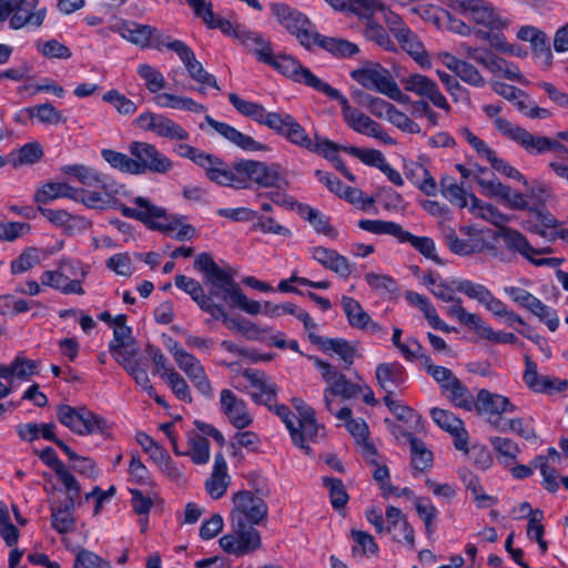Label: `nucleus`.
<instances>
[{
  "label": "nucleus",
  "mask_w": 568,
  "mask_h": 568,
  "mask_svg": "<svg viewBox=\"0 0 568 568\" xmlns=\"http://www.w3.org/2000/svg\"><path fill=\"white\" fill-rule=\"evenodd\" d=\"M452 11L463 14L474 24L476 38L488 43L496 34L508 30L511 18L488 0H443Z\"/></svg>",
  "instance_id": "nucleus-1"
},
{
  "label": "nucleus",
  "mask_w": 568,
  "mask_h": 568,
  "mask_svg": "<svg viewBox=\"0 0 568 568\" xmlns=\"http://www.w3.org/2000/svg\"><path fill=\"white\" fill-rule=\"evenodd\" d=\"M133 206L120 205L123 216L141 221L150 229L159 230L171 237L184 241L195 235V229L184 222L183 216L170 215L166 210L143 196L132 200Z\"/></svg>",
  "instance_id": "nucleus-2"
},
{
  "label": "nucleus",
  "mask_w": 568,
  "mask_h": 568,
  "mask_svg": "<svg viewBox=\"0 0 568 568\" xmlns=\"http://www.w3.org/2000/svg\"><path fill=\"white\" fill-rule=\"evenodd\" d=\"M316 369L320 372L323 381L327 384L324 388L323 397L325 407L332 414L339 409L336 397L343 399H352L362 395V399L367 405H375L376 399L373 389L363 381L352 382L336 367L332 366L320 358L311 357Z\"/></svg>",
  "instance_id": "nucleus-3"
},
{
  "label": "nucleus",
  "mask_w": 568,
  "mask_h": 568,
  "mask_svg": "<svg viewBox=\"0 0 568 568\" xmlns=\"http://www.w3.org/2000/svg\"><path fill=\"white\" fill-rule=\"evenodd\" d=\"M253 53L260 61L271 64L282 74L295 82L304 83L323 94H326L331 89L328 83L322 81L310 69L303 67L293 57L285 54L274 55L270 43L263 38L260 40L258 44L254 47Z\"/></svg>",
  "instance_id": "nucleus-4"
},
{
  "label": "nucleus",
  "mask_w": 568,
  "mask_h": 568,
  "mask_svg": "<svg viewBox=\"0 0 568 568\" xmlns=\"http://www.w3.org/2000/svg\"><path fill=\"white\" fill-rule=\"evenodd\" d=\"M349 75L363 88L382 93L395 102L410 101V98L394 81L389 71L379 63L366 62L353 70Z\"/></svg>",
  "instance_id": "nucleus-5"
},
{
  "label": "nucleus",
  "mask_w": 568,
  "mask_h": 568,
  "mask_svg": "<svg viewBox=\"0 0 568 568\" xmlns=\"http://www.w3.org/2000/svg\"><path fill=\"white\" fill-rule=\"evenodd\" d=\"M358 227L376 235H390L399 243H409L426 258L440 263L433 239L428 236H416L393 221L365 219L358 222Z\"/></svg>",
  "instance_id": "nucleus-6"
},
{
  "label": "nucleus",
  "mask_w": 568,
  "mask_h": 568,
  "mask_svg": "<svg viewBox=\"0 0 568 568\" xmlns=\"http://www.w3.org/2000/svg\"><path fill=\"white\" fill-rule=\"evenodd\" d=\"M57 266V270L42 272L41 284L63 294L83 295L82 280L88 273V267L70 258H61Z\"/></svg>",
  "instance_id": "nucleus-7"
},
{
  "label": "nucleus",
  "mask_w": 568,
  "mask_h": 568,
  "mask_svg": "<svg viewBox=\"0 0 568 568\" xmlns=\"http://www.w3.org/2000/svg\"><path fill=\"white\" fill-rule=\"evenodd\" d=\"M267 513V505L262 497L250 490H240L232 497L231 527L242 529L257 526L266 520Z\"/></svg>",
  "instance_id": "nucleus-8"
},
{
  "label": "nucleus",
  "mask_w": 568,
  "mask_h": 568,
  "mask_svg": "<svg viewBox=\"0 0 568 568\" xmlns=\"http://www.w3.org/2000/svg\"><path fill=\"white\" fill-rule=\"evenodd\" d=\"M57 417L63 426L80 436L109 434L110 427L108 422L102 416L83 406L59 405Z\"/></svg>",
  "instance_id": "nucleus-9"
},
{
  "label": "nucleus",
  "mask_w": 568,
  "mask_h": 568,
  "mask_svg": "<svg viewBox=\"0 0 568 568\" xmlns=\"http://www.w3.org/2000/svg\"><path fill=\"white\" fill-rule=\"evenodd\" d=\"M475 182L477 183L481 195L486 197L494 199L511 210H532V206L527 199V193L523 194L510 186L503 184L486 168L477 170Z\"/></svg>",
  "instance_id": "nucleus-10"
},
{
  "label": "nucleus",
  "mask_w": 568,
  "mask_h": 568,
  "mask_svg": "<svg viewBox=\"0 0 568 568\" xmlns=\"http://www.w3.org/2000/svg\"><path fill=\"white\" fill-rule=\"evenodd\" d=\"M336 100L342 105V114L346 124L359 134L376 138L386 144H394V140L382 129V126L362 111L352 108L347 98L337 89L331 87L325 94Z\"/></svg>",
  "instance_id": "nucleus-11"
},
{
  "label": "nucleus",
  "mask_w": 568,
  "mask_h": 568,
  "mask_svg": "<svg viewBox=\"0 0 568 568\" xmlns=\"http://www.w3.org/2000/svg\"><path fill=\"white\" fill-rule=\"evenodd\" d=\"M193 12L196 17L202 19L207 28L219 29L223 34L233 37L252 52L254 51V47L257 45L262 39L258 33L246 29L244 26L239 23L233 24L227 19L215 16L212 3L206 0H203V4H199V7L194 8Z\"/></svg>",
  "instance_id": "nucleus-12"
},
{
  "label": "nucleus",
  "mask_w": 568,
  "mask_h": 568,
  "mask_svg": "<svg viewBox=\"0 0 568 568\" xmlns=\"http://www.w3.org/2000/svg\"><path fill=\"white\" fill-rule=\"evenodd\" d=\"M128 151L133 156L134 175H143L146 172L165 174L173 169L172 160L154 144L133 141L129 144Z\"/></svg>",
  "instance_id": "nucleus-13"
},
{
  "label": "nucleus",
  "mask_w": 568,
  "mask_h": 568,
  "mask_svg": "<svg viewBox=\"0 0 568 568\" xmlns=\"http://www.w3.org/2000/svg\"><path fill=\"white\" fill-rule=\"evenodd\" d=\"M447 314L455 317L462 325L468 327L476 333L480 338L486 339L494 344H517L518 337L513 333L503 331H495L483 318L475 314L467 312L463 305L457 302L455 305L447 308Z\"/></svg>",
  "instance_id": "nucleus-14"
},
{
  "label": "nucleus",
  "mask_w": 568,
  "mask_h": 568,
  "mask_svg": "<svg viewBox=\"0 0 568 568\" xmlns=\"http://www.w3.org/2000/svg\"><path fill=\"white\" fill-rule=\"evenodd\" d=\"M495 237L503 242L507 251L521 255L536 266L546 265L549 267H557L561 263V260L556 257L536 258L535 255L546 253L548 250H537L532 247L526 236L518 230L508 226H501L496 232Z\"/></svg>",
  "instance_id": "nucleus-15"
},
{
  "label": "nucleus",
  "mask_w": 568,
  "mask_h": 568,
  "mask_svg": "<svg viewBox=\"0 0 568 568\" xmlns=\"http://www.w3.org/2000/svg\"><path fill=\"white\" fill-rule=\"evenodd\" d=\"M116 32L126 41L142 48L162 50L169 48L172 38L161 30L135 21H123L116 27Z\"/></svg>",
  "instance_id": "nucleus-16"
},
{
  "label": "nucleus",
  "mask_w": 568,
  "mask_h": 568,
  "mask_svg": "<svg viewBox=\"0 0 568 568\" xmlns=\"http://www.w3.org/2000/svg\"><path fill=\"white\" fill-rule=\"evenodd\" d=\"M271 11L276 21L294 34L303 47L312 48L315 31L312 30V23L305 14L282 2L272 3Z\"/></svg>",
  "instance_id": "nucleus-17"
},
{
  "label": "nucleus",
  "mask_w": 568,
  "mask_h": 568,
  "mask_svg": "<svg viewBox=\"0 0 568 568\" xmlns=\"http://www.w3.org/2000/svg\"><path fill=\"white\" fill-rule=\"evenodd\" d=\"M474 408L480 416L486 417L488 424L495 429L503 428L501 422L505 415L517 410V406L507 396L485 388L478 390Z\"/></svg>",
  "instance_id": "nucleus-18"
},
{
  "label": "nucleus",
  "mask_w": 568,
  "mask_h": 568,
  "mask_svg": "<svg viewBox=\"0 0 568 568\" xmlns=\"http://www.w3.org/2000/svg\"><path fill=\"white\" fill-rule=\"evenodd\" d=\"M60 170L63 174L72 176L84 186L99 187L108 194L126 192L123 184L118 183L115 180L103 174L95 168L77 163L63 165Z\"/></svg>",
  "instance_id": "nucleus-19"
},
{
  "label": "nucleus",
  "mask_w": 568,
  "mask_h": 568,
  "mask_svg": "<svg viewBox=\"0 0 568 568\" xmlns=\"http://www.w3.org/2000/svg\"><path fill=\"white\" fill-rule=\"evenodd\" d=\"M40 0H14L12 16L9 19L11 30L28 28L33 31L40 30L48 16L47 7L39 6Z\"/></svg>",
  "instance_id": "nucleus-20"
},
{
  "label": "nucleus",
  "mask_w": 568,
  "mask_h": 568,
  "mask_svg": "<svg viewBox=\"0 0 568 568\" xmlns=\"http://www.w3.org/2000/svg\"><path fill=\"white\" fill-rule=\"evenodd\" d=\"M219 544L226 554L242 557L261 548L262 540L255 527H232V531L222 536Z\"/></svg>",
  "instance_id": "nucleus-21"
},
{
  "label": "nucleus",
  "mask_w": 568,
  "mask_h": 568,
  "mask_svg": "<svg viewBox=\"0 0 568 568\" xmlns=\"http://www.w3.org/2000/svg\"><path fill=\"white\" fill-rule=\"evenodd\" d=\"M168 49L179 55L190 78L202 84L199 89L200 93H205V85L220 90L215 77L203 68L202 63L196 59L194 51L186 43L181 40H172Z\"/></svg>",
  "instance_id": "nucleus-22"
},
{
  "label": "nucleus",
  "mask_w": 568,
  "mask_h": 568,
  "mask_svg": "<svg viewBox=\"0 0 568 568\" xmlns=\"http://www.w3.org/2000/svg\"><path fill=\"white\" fill-rule=\"evenodd\" d=\"M136 123L145 131H151L155 135L173 141H186L190 133L172 119L153 112H145L138 116Z\"/></svg>",
  "instance_id": "nucleus-23"
},
{
  "label": "nucleus",
  "mask_w": 568,
  "mask_h": 568,
  "mask_svg": "<svg viewBox=\"0 0 568 568\" xmlns=\"http://www.w3.org/2000/svg\"><path fill=\"white\" fill-rule=\"evenodd\" d=\"M400 83L405 91L412 92L423 99H427L436 108L444 111L450 110L447 99L440 92L437 83L433 79L420 73H410L407 77L402 78Z\"/></svg>",
  "instance_id": "nucleus-24"
},
{
  "label": "nucleus",
  "mask_w": 568,
  "mask_h": 568,
  "mask_svg": "<svg viewBox=\"0 0 568 568\" xmlns=\"http://www.w3.org/2000/svg\"><path fill=\"white\" fill-rule=\"evenodd\" d=\"M503 138L511 141L529 155H540L549 152L551 148H560L556 140L534 134L516 123Z\"/></svg>",
  "instance_id": "nucleus-25"
},
{
  "label": "nucleus",
  "mask_w": 568,
  "mask_h": 568,
  "mask_svg": "<svg viewBox=\"0 0 568 568\" xmlns=\"http://www.w3.org/2000/svg\"><path fill=\"white\" fill-rule=\"evenodd\" d=\"M276 134L285 138L291 144L308 151L312 149V139L306 130L290 113L278 112L271 128Z\"/></svg>",
  "instance_id": "nucleus-26"
},
{
  "label": "nucleus",
  "mask_w": 568,
  "mask_h": 568,
  "mask_svg": "<svg viewBox=\"0 0 568 568\" xmlns=\"http://www.w3.org/2000/svg\"><path fill=\"white\" fill-rule=\"evenodd\" d=\"M178 367L187 376L196 390L206 398L214 396L212 383L201 361L191 353H186L176 362Z\"/></svg>",
  "instance_id": "nucleus-27"
},
{
  "label": "nucleus",
  "mask_w": 568,
  "mask_h": 568,
  "mask_svg": "<svg viewBox=\"0 0 568 568\" xmlns=\"http://www.w3.org/2000/svg\"><path fill=\"white\" fill-rule=\"evenodd\" d=\"M242 376L250 384L248 394L253 402L272 408L275 403L276 388L271 378L256 369H245Z\"/></svg>",
  "instance_id": "nucleus-28"
},
{
  "label": "nucleus",
  "mask_w": 568,
  "mask_h": 568,
  "mask_svg": "<svg viewBox=\"0 0 568 568\" xmlns=\"http://www.w3.org/2000/svg\"><path fill=\"white\" fill-rule=\"evenodd\" d=\"M220 406L222 413L235 428L244 429L252 424L253 417L247 409L246 403L232 390H221Z\"/></svg>",
  "instance_id": "nucleus-29"
},
{
  "label": "nucleus",
  "mask_w": 568,
  "mask_h": 568,
  "mask_svg": "<svg viewBox=\"0 0 568 568\" xmlns=\"http://www.w3.org/2000/svg\"><path fill=\"white\" fill-rule=\"evenodd\" d=\"M175 286L191 296L199 307L211 316H221L222 305L216 304L212 296H207L200 282L185 275L179 274L174 277Z\"/></svg>",
  "instance_id": "nucleus-30"
},
{
  "label": "nucleus",
  "mask_w": 568,
  "mask_h": 568,
  "mask_svg": "<svg viewBox=\"0 0 568 568\" xmlns=\"http://www.w3.org/2000/svg\"><path fill=\"white\" fill-rule=\"evenodd\" d=\"M387 531L394 541L404 542L410 549L415 548L414 528L408 523L403 511L394 506H388L385 511Z\"/></svg>",
  "instance_id": "nucleus-31"
},
{
  "label": "nucleus",
  "mask_w": 568,
  "mask_h": 568,
  "mask_svg": "<svg viewBox=\"0 0 568 568\" xmlns=\"http://www.w3.org/2000/svg\"><path fill=\"white\" fill-rule=\"evenodd\" d=\"M430 416L433 420L444 430L448 432L455 437V447L458 450L467 452L468 449V435L464 427V423L454 413L440 409L432 408Z\"/></svg>",
  "instance_id": "nucleus-32"
},
{
  "label": "nucleus",
  "mask_w": 568,
  "mask_h": 568,
  "mask_svg": "<svg viewBox=\"0 0 568 568\" xmlns=\"http://www.w3.org/2000/svg\"><path fill=\"white\" fill-rule=\"evenodd\" d=\"M40 363L18 355L10 364L0 365V378L7 381L14 388L16 383L28 382L38 375Z\"/></svg>",
  "instance_id": "nucleus-33"
},
{
  "label": "nucleus",
  "mask_w": 568,
  "mask_h": 568,
  "mask_svg": "<svg viewBox=\"0 0 568 568\" xmlns=\"http://www.w3.org/2000/svg\"><path fill=\"white\" fill-rule=\"evenodd\" d=\"M205 122L226 141L244 151L254 152L265 149L263 143L254 140L250 135L240 132L237 129L225 122L214 120L211 115L205 116Z\"/></svg>",
  "instance_id": "nucleus-34"
},
{
  "label": "nucleus",
  "mask_w": 568,
  "mask_h": 568,
  "mask_svg": "<svg viewBox=\"0 0 568 568\" xmlns=\"http://www.w3.org/2000/svg\"><path fill=\"white\" fill-rule=\"evenodd\" d=\"M523 379L528 388L535 393L551 394L555 392H561L567 386V383L564 381L539 375L537 364L532 362L528 356L525 361V372Z\"/></svg>",
  "instance_id": "nucleus-35"
},
{
  "label": "nucleus",
  "mask_w": 568,
  "mask_h": 568,
  "mask_svg": "<svg viewBox=\"0 0 568 568\" xmlns=\"http://www.w3.org/2000/svg\"><path fill=\"white\" fill-rule=\"evenodd\" d=\"M229 101L239 113L252 119L261 125H265L270 130L278 113L270 112L262 104L244 100L235 93L229 94Z\"/></svg>",
  "instance_id": "nucleus-36"
},
{
  "label": "nucleus",
  "mask_w": 568,
  "mask_h": 568,
  "mask_svg": "<svg viewBox=\"0 0 568 568\" xmlns=\"http://www.w3.org/2000/svg\"><path fill=\"white\" fill-rule=\"evenodd\" d=\"M561 465V457L556 448L550 447L546 456H538L534 460L535 468H538L542 476L544 487L551 493L559 488L558 469Z\"/></svg>",
  "instance_id": "nucleus-37"
},
{
  "label": "nucleus",
  "mask_w": 568,
  "mask_h": 568,
  "mask_svg": "<svg viewBox=\"0 0 568 568\" xmlns=\"http://www.w3.org/2000/svg\"><path fill=\"white\" fill-rule=\"evenodd\" d=\"M394 37L397 39L403 50H405L420 68H432L430 54L425 50L424 44L412 30L408 28H397Z\"/></svg>",
  "instance_id": "nucleus-38"
},
{
  "label": "nucleus",
  "mask_w": 568,
  "mask_h": 568,
  "mask_svg": "<svg viewBox=\"0 0 568 568\" xmlns=\"http://www.w3.org/2000/svg\"><path fill=\"white\" fill-rule=\"evenodd\" d=\"M136 442L162 471L166 473L169 476L179 475L169 453L151 436L143 432H139L136 434Z\"/></svg>",
  "instance_id": "nucleus-39"
},
{
  "label": "nucleus",
  "mask_w": 568,
  "mask_h": 568,
  "mask_svg": "<svg viewBox=\"0 0 568 568\" xmlns=\"http://www.w3.org/2000/svg\"><path fill=\"white\" fill-rule=\"evenodd\" d=\"M312 257L322 266L336 273L341 277L347 278L353 272V265L337 251L323 246H315L311 250Z\"/></svg>",
  "instance_id": "nucleus-40"
},
{
  "label": "nucleus",
  "mask_w": 568,
  "mask_h": 568,
  "mask_svg": "<svg viewBox=\"0 0 568 568\" xmlns=\"http://www.w3.org/2000/svg\"><path fill=\"white\" fill-rule=\"evenodd\" d=\"M292 405L297 413L295 414L297 424L304 429V436L311 438L313 443L322 438L324 435V426L317 422L315 410L302 398H293Z\"/></svg>",
  "instance_id": "nucleus-41"
},
{
  "label": "nucleus",
  "mask_w": 568,
  "mask_h": 568,
  "mask_svg": "<svg viewBox=\"0 0 568 568\" xmlns=\"http://www.w3.org/2000/svg\"><path fill=\"white\" fill-rule=\"evenodd\" d=\"M231 477L227 473V463L222 453L215 454L211 476L205 481L206 493L213 499H220L230 485Z\"/></svg>",
  "instance_id": "nucleus-42"
},
{
  "label": "nucleus",
  "mask_w": 568,
  "mask_h": 568,
  "mask_svg": "<svg viewBox=\"0 0 568 568\" xmlns=\"http://www.w3.org/2000/svg\"><path fill=\"white\" fill-rule=\"evenodd\" d=\"M77 187L65 182L49 181L42 184L34 193L33 201L39 206L49 204L58 199H78Z\"/></svg>",
  "instance_id": "nucleus-43"
},
{
  "label": "nucleus",
  "mask_w": 568,
  "mask_h": 568,
  "mask_svg": "<svg viewBox=\"0 0 568 568\" xmlns=\"http://www.w3.org/2000/svg\"><path fill=\"white\" fill-rule=\"evenodd\" d=\"M274 412L285 424L293 444L308 454L311 452L310 443L313 442L304 436V429L298 426L296 415L284 404H275Z\"/></svg>",
  "instance_id": "nucleus-44"
},
{
  "label": "nucleus",
  "mask_w": 568,
  "mask_h": 568,
  "mask_svg": "<svg viewBox=\"0 0 568 568\" xmlns=\"http://www.w3.org/2000/svg\"><path fill=\"white\" fill-rule=\"evenodd\" d=\"M206 277L212 284V290L209 295L212 296V300L216 297L225 302L231 301L235 292L240 290L232 275L219 266H216Z\"/></svg>",
  "instance_id": "nucleus-45"
},
{
  "label": "nucleus",
  "mask_w": 568,
  "mask_h": 568,
  "mask_svg": "<svg viewBox=\"0 0 568 568\" xmlns=\"http://www.w3.org/2000/svg\"><path fill=\"white\" fill-rule=\"evenodd\" d=\"M68 493V503L63 507L51 508V523L54 530L59 534H68L74 529V517L73 509L75 505V498L81 493V487L79 486V490L74 494L71 490H67Z\"/></svg>",
  "instance_id": "nucleus-46"
},
{
  "label": "nucleus",
  "mask_w": 568,
  "mask_h": 568,
  "mask_svg": "<svg viewBox=\"0 0 568 568\" xmlns=\"http://www.w3.org/2000/svg\"><path fill=\"white\" fill-rule=\"evenodd\" d=\"M263 314L272 318L281 317L286 314L294 315L304 324L306 331H314L316 329L317 326L305 310L298 307L296 304L292 302H285L281 304L265 302L263 307Z\"/></svg>",
  "instance_id": "nucleus-47"
},
{
  "label": "nucleus",
  "mask_w": 568,
  "mask_h": 568,
  "mask_svg": "<svg viewBox=\"0 0 568 568\" xmlns=\"http://www.w3.org/2000/svg\"><path fill=\"white\" fill-rule=\"evenodd\" d=\"M40 458L45 465L52 468L65 490H71L74 494L79 490L78 480L67 466L58 458L53 448H44L40 454Z\"/></svg>",
  "instance_id": "nucleus-48"
},
{
  "label": "nucleus",
  "mask_w": 568,
  "mask_h": 568,
  "mask_svg": "<svg viewBox=\"0 0 568 568\" xmlns=\"http://www.w3.org/2000/svg\"><path fill=\"white\" fill-rule=\"evenodd\" d=\"M201 168L205 171L206 176L214 183L222 186L233 187V165L229 166L221 159L207 154L205 161L201 163Z\"/></svg>",
  "instance_id": "nucleus-49"
},
{
  "label": "nucleus",
  "mask_w": 568,
  "mask_h": 568,
  "mask_svg": "<svg viewBox=\"0 0 568 568\" xmlns=\"http://www.w3.org/2000/svg\"><path fill=\"white\" fill-rule=\"evenodd\" d=\"M302 219L307 221L314 231L318 234L325 235L329 239H336L338 232L331 224L329 217L317 209L307 204H300L297 209Z\"/></svg>",
  "instance_id": "nucleus-50"
},
{
  "label": "nucleus",
  "mask_w": 568,
  "mask_h": 568,
  "mask_svg": "<svg viewBox=\"0 0 568 568\" xmlns=\"http://www.w3.org/2000/svg\"><path fill=\"white\" fill-rule=\"evenodd\" d=\"M320 47L335 57L349 58L358 52V47L344 39L325 37L317 32L314 33L312 39V48Z\"/></svg>",
  "instance_id": "nucleus-51"
},
{
  "label": "nucleus",
  "mask_w": 568,
  "mask_h": 568,
  "mask_svg": "<svg viewBox=\"0 0 568 568\" xmlns=\"http://www.w3.org/2000/svg\"><path fill=\"white\" fill-rule=\"evenodd\" d=\"M153 101L162 109H174L192 113H203L206 110L203 104L196 102L192 98L168 92L154 95Z\"/></svg>",
  "instance_id": "nucleus-52"
},
{
  "label": "nucleus",
  "mask_w": 568,
  "mask_h": 568,
  "mask_svg": "<svg viewBox=\"0 0 568 568\" xmlns=\"http://www.w3.org/2000/svg\"><path fill=\"white\" fill-rule=\"evenodd\" d=\"M376 379L384 390L390 393L392 388L398 387L405 383V369L396 362L382 363L376 367Z\"/></svg>",
  "instance_id": "nucleus-53"
},
{
  "label": "nucleus",
  "mask_w": 568,
  "mask_h": 568,
  "mask_svg": "<svg viewBox=\"0 0 568 568\" xmlns=\"http://www.w3.org/2000/svg\"><path fill=\"white\" fill-rule=\"evenodd\" d=\"M341 305L351 326L356 328H376L377 324L363 310L358 301L351 296H342Z\"/></svg>",
  "instance_id": "nucleus-54"
},
{
  "label": "nucleus",
  "mask_w": 568,
  "mask_h": 568,
  "mask_svg": "<svg viewBox=\"0 0 568 568\" xmlns=\"http://www.w3.org/2000/svg\"><path fill=\"white\" fill-rule=\"evenodd\" d=\"M405 175L426 195L432 196L437 193V183L423 164L416 162L406 164Z\"/></svg>",
  "instance_id": "nucleus-55"
},
{
  "label": "nucleus",
  "mask_w": 568,
  "mask_h": 568,
  "mask_svg": "<svg viewBox=\"0 0 568 568\" xmlns=\"http://www.w3.org/2000/svg\"><path fill=\"white\" fill-rule=\"evenodd\" d=\"M39 212L54 226L61 227L67 232H71L75 229L84 227L87 221L84 217L79 215H72L65 210H53L39 206Z\"/></svg>",
  "instance_id": "nucleus-56"
},
{
  "label": "nucleus",
  "mask_w": 568,
  "mask_h": 568,
  "mask_svg": "<svg viewBox=\"0 0 568 568\" xmlns=\"http://www.w3.org/2000/svg\"><path fill=\"white\" fill-rule=\"evenodd\" d=\"M308 332L310 339L316 343L323 352L337 354L348 365L353 363L355 351L345 339L323 338L312 333V331Z\"/></svg>",
  "instance_id": "nucleus-57"
},
{
  "label": "nucleus",
  "mask_w": 568,
  "mask_h": 568,
  "mask_svg": "<svg viewBox=\"0 0 568 568\" xmlns=\"http://www.w3.org/2000/svg\"><path fill=\"white\" fill-rule=\"evenodd\" d=\"M363 9L358 12L363 17H374L381 14V18L389 26L392 33L396 34V29L406 28L398 14L389 10L384 3L378 0H361Z\"/></svg>",
  "instance_id": "nucleus-58"
},
{
  "label": "nucleus",
  "mask_w": 568,
  "mask_h": 568,
  "mask_svg": "<svg viewBox=\"0 0 568 568\" xmlns=\"http://www.w3.org/2000/svg\"><path fill=\"white\" fill-rule=\"evenodd\" d=\"M254 183L262 187L284 189L287 186L285 174L276 164L267 165L257 161V170Z\"/></svg>",
  "instance_id": "nucleus-59"
},
{
  "label": "nucleus",
  "mask_w": 568,
  "mask_h": 568,
  "mask_svg": "<svg viewBox=\"0 0 568 568\" xmlns=\"http://www.w3.org/2000/svg\"><path fill=\"white\" fill-rule=\"evenodd\" d=\"M189 448L182 450L180 456H189L196 465H205L210 462L211 450L209 440L196 432L187 433Z\"/></svg>",
  "instance_id": "nucleus-60"
},
{
  "label": "nucleus",
  "mask_w": 568,
  "mask_h": 568,
  "mask_svg": "<svg viewBox=\"0 0 568 568\" xmlns=\"http://www.w3.org/2000/svg\"><path fill=\"white\" fill-rule=\"evenodd\" d=\"M469 211L477 217H480L500 229L509 221V217L501 213L496 206L485 203L475 194H470Z\"/></svg>",
  "instance_id": "nucleus-61"
},
{
  "label": "nucleus",
  "mask_w": 568,
  "mask_h": 568,
  "mask_svg": "<svg viewBox=\"0 0 568 568\" xmlns=\"http://www.w3.org/2000/svg\"><path fill=\"white\" fill-rule=\"evenodd\" d=\"M55 428L57 426L54 423H26L17 426V433L24 442L31 443L39 438H43L54 443L57 438Z\"/></svg>",
  "instance_id": "nucleus-62"
},
{
  "label": "nucleus",
  "mask_w": 568,
  "mask_h": 568,
  "mask_svg": "<svg viewBox=\"0 0 568 568\" xmlns=\"http://www.w3.org/2000/svg\"><path fill=\"white\" fill-rule=\"evenodd\" d=\"M33 45L36 51L48 60H69L72 57L71 49L55 38L48 40L38 39Z\"/></svg>",
  "instance_id": "nucleus-63"
},
{
  "label": "nucleus",
  "mask_w": 568,
  "mask_h": 568,
  "mask_svg": "<svg viewBox=\"0 0 568 568\" xmlns=\"http://www.w3.org/2000/svg\"><path fill=\"white\" fill-rule=\"evenodd\" d=\"M440 193L453 205L460 209L469 207L470 194L467 193L462 184H458L453 178L445 176L440 181Z\"/></svg>",
  "instance_id": "nucleus-64"
}]
</instances>
